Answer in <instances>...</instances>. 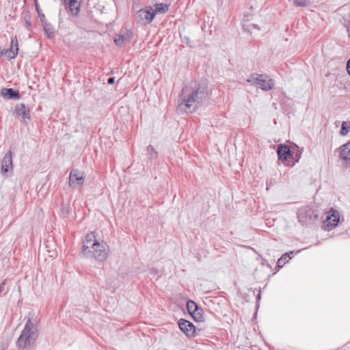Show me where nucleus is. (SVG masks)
Masks as SVG:
<instances>
[{"label":"nucleus","instance_id":"obj_1","mask_svg":"<svg viewBox=\"0 0 350 350\" xmlns=\"http://www.w3.org/2000/svg\"><path fill=\"white\" fill-rule=\"evenodd\" d=\"M205 97L203 88L195 85H185L180 95L178 109L184 112H193L198 107V104Z\"/></svg>","mask_w":350,"mask_h":350},{"label":"nucleus","instance_id":"obj_2","mask_svg":"<svg viewBox=\"0 0 350 350\" xmlns=\"http://www.w3.org/2000/svg\"><path fill=\"white\" fill-rule=\"evenodd\" d=\"M109 247L107 245L96 239L94 232L88 234L83 241L81 254L84 257L93 258L97 260L104 261L108 257Z\"/></svg>","mask_w":350,"mask_h":350},{"label":"nucleus","instance_id":"obj_3","mask_svg":"<svg viewBox=\"0 0 350 350\" xmlns=\"http://www.w3.org/2000/svg\"><path fill=\"white\" fill-rule=\"evenodd\" d=\"M37 337V327L30 319H28L17 340V346L21 349H29L33 345Z\"/></svg>","mask_w":350,"mask_h":350},{"label":"nucleus","instance_id":"obj_4","mask_svg":"<svg viewBox=\"0 0 350 350\" xmlns=\"http://www.w3.org/2000/svg\"><path fill=\"white\" fill-rule=\"evenodd\" d=\"M247 81L264 91H269L274 86L273 79L265 75L253 74L248 77Z\"/></svg>","mask_w":350,"mask_h":350},{"label":"nucleus","instance_id":"obj_5","mask_svg":"<svg viewBox=\"0 0 350 350\" xmlns=\"http://www.w3.org/2000/svg\"><path fill=\"white\" fill-rule=\"evenodd\" d=\"M18 53V42L16 36L11 39L9 49H4L1 52V55L10 60L16 57Z\"/></svg>","mask_w":350,"mask_h":350},{"label":"nucleus","instance_id":"obj_6","mask_svg":"<svg viewBox=\"0 0 350 350\" xmlns=\"http://www.w3.org/2000/svg\"><path fill=\"white\" fill-rule=\"evenodd\" d=\"M340 219V214L338 211L332 210L327 213L326 220L324 221V226L327 230H330L337 226Z\"/></svg>","mask_w":350,"mask_h":350},{"label":"nucleus","instance_id":"obj_7","mask_svg":"<svg viewBox=\"0 0 350 350\" xmlns=\"http://www.w3.org/2000/svg\"><path fill=\"white\" fill-rule=\"evenodd\" d=\"M85 174L83 172L77 170H72L70 174L69 185L75 187L76 185H81L85 180Z\"/></svg>","mask_w":350,"mask_h":350},{"label":"nucleus","instance_id":"obj_8","mask_svg":"<svg viewBox=\"0 0 350 350\" xmlns=\"http://www.w3.org/2000/svg\"><path fill=\"white\" fill-rule=\"evenodd\" d=\"M14 115L16 118L21 116L24 124H27L28 120L30 119L29 109L23 103L16 105Z\"/></svg>","mask_w":350,"mask_h":350},{"label":"nucleus","instance_id":"obj_9","mask_svg":"<svg viewBox=\"0 0 350 350\" xmlns=\"http://www.w3.org/2000/svg\"><path fill=\"white\" fill-rule=\"evenodd\" d=\"M139 19L144 23H150L155 15V12L151 8L146 9H142L137 13Z\"/></svg>","mask_w":350,"mask_h":350},{"label":"nucleus","instance_id":"obj_10","mask_svg":"<svg viewBox=\"0 0 350 350\" xmlns=\"http://www.w3.org/2000/svg\"><path fill=\"white\" fill-rule=\"evenodd\" d=\"M180 329L188 336H192L195 333V327L189 321L180 319L178 322Z\"/></svg>","mask_w":350,"mask_h":350},{"label":"nucleus","instance_id":"obj_11","mask_svg":"<svg viewBox=\"0 0 350 350\" xmlns=\"http://www.w3.org/2000/svg\"><path fill=\"white\" fill-rule=\"evenodd\" d=\"M12 170V152H11V151H8L2 159L1 171L3 173H5Z\"/></svg>","mask_w":350,"mask_h":350},{"label":"nucleus","instance_id":"obj_12","mask_svg":"<svg viewBox=\"0 0 350 350\" xmlns=\"http://www.w3.org/2000/svg\"><path fill=\"white\" fill-rule=\"evenodd\" d=\"M278 159L282 161L284 164L286 163V161H287V159L290 156V149L286 146H280L278 148Z\"/></svg>","mask_w":350,"mask_h":350},{"label":"nucleus","instance_id":"obj_13","mask_svg":"<svg viewBox=\"0 0 350 350\" xmlns=\"http://www.w3.org/2000/svg\"><path fill=\"white\" fill-rule=\"evenodd\" d=\"M340 157L350 165V142L340 147Z\"/></svg>","mask_w":350,"mask_h":350},{"label":"nucleus","instance_id":"obj_14","mask_svg":"<svg viewBox=\"0 0 350 350\" xmlns=\"http://www.w3.org/2000/svg\"><path fill=\"white\" fill-rule=\"evenodd\" d=\"M132 33L131 32H126L123 34L116 36L114 39V42L117 46H121L125 43L130 41Z\"/></svg>","mask_w":350,"mask_h":350},{"label":"nucleus","instance_id":"obj_15","mask_svg":"<svg viewBox=\"0 0 350 350\" xmlns=\"http://www.w3.org/2000/svg\"><path fill=\"white\" fill-rule=\"evenodd\" d=\"M69 4L70 12L72 16H77L80 12L81 2L79 0H67Z\"/></svg>","mask_w":350,"mask_h":350},{"label":"nucleus","instance_id":"obj_16","mask_svg":"<svg viewBox=\"0 0 350 350\" xmlns=\"http://www.w3.org/2000/svg\"><path fill=\"white\" fill-rule=\"evenodd\" d=\"M1 96H3L4 98L10 99V98H18L19 95L18 92H16L12 90V89L10 88H3L1 92Z\"/></svg>","mask_w":350,"mask_h":350},{"label":"nucleus","instance_id":"obj_17","mask_svg":"<svg viewBox=\"0 0 350 350\" xmlns=\"http://www.w3.org/2000/svg\"><path fill=\"white\" fill-rule=\"evenodd\" d=\"M42 26L45 33L50 38H52L54 36L55 31L52 25L48 23L46 21H42Z\"/></svg>","mask_w":350,"mask_h":350},{"label":"nucleus","instance_id":"obj_18","mask_svg":"<svg viewBox=\"0 0 350 350\" xmlns=\"http://www.w3.org/2000/svg\"><path fill=\"white\" fill-rule=\"evenodd\" d=\"M293 252H290L289 253H286L282 256L280 258L278 259L277 265L279 267H282L286 262H288V258H289V254H292Z\"/></svg>","mask_w":350,"mask_h":350},{"label":"nucleus","instance_id":"obj_19","mask_svg":"<svg viewBox=\"0 0 350 350\" xmlns=\"http://www.w3.org/2000/svg\"><path fill=\"white\" fill-rule=\"evenodd\" d=\"M350 132V122L346 121L343 122L342 124L341 129L340 133L341 135H346Z\"/></svg>","mask_w":350,"mask_h":350},{"label":"nucleus","instance_id":"obj_20","mask_svg":"<svg viewBox=\"0 0 350 350\" xmlns=\"http://www.w3.org/2000/svg\"><path fill=\"white\" fill-rule=\"evenodd\" d=\"M191 315H192L193 319L197 321H201L203 319L202 310L199 307Z\"/></svg>","mask_w":350,"mask_h":350},{"label":"nucleus","instance_id":"obj_21","mask_svg":"<svg viewBox=\"0 0 350 350\" xmlns=\"http://www.w3.org/2000/svg\"><path fill=\"white\" fill-rule=\"evenodd\" d=\"M198 306L192 300H189L187 303V308L190 314H191L197 308Z\"/></svg>","mask_w":350,"mask_h":350},{"label":"nucleus","instance_id":"obj_22","mask_svg":"<svg viewBox=\"0 0 350 350\" xmlns=\"http://www.w3.org/2000/svg\"><path fill=\"white\" fill-rule=\"evenodd\" d=\"M168 5L167 4L159 3L156 5V10H154L156 12L165 13L168 10Z\"/></svg>","mask_w":350,"mask_h":350},{"label":"nucleus","instance_id":"obj_23","mask_svg":"<svg viewBox=\"0 0 350 350\" xmlns=\"http://www.w3.org/2000/svg\"><path fill=\"white\" fill-rule=\"evenodd\" d=\"M304 213H305L304 210H302V209L299 210L298 213H297L299 220L303 223L305 221L304 220V219H305Z\"/></svg>","mask_w":350,"mask_h":350},{"label":"nucleus","instance_id":"obj_24","mask_svg":"<svg viewBox=\"0 0 350 350\" xmlns=\"http://www.w3.org/2000/svg\"><path fill=\"white\" fill-rule=\"evenodd\" d=\"M294 3L297 6H305V5H306L305 0H301V1H299V0H295Z\"/></svg>","mask_w":350,"mask_h":350},{"label":"nucleus","instance_id":"obj_25","mask_svg":"<svg viewBox=\"0 0 350 350\" xmlns=\"http://www.w3.org/2000/svg\"><path fill=\"white\" fill-rule=\"evenodd\" d=\"M251 26L252 28H248L247 29L248 31H252L253 29H257L258 31L260 30V28L256 25H251Z\"/></svg>","mask_w":350,"mask_h":350},{"label":"nucleus","instance_id":"obj_26","mask_svg":"<svg viewBox=\"0 0 350 350\" xmlns=\"http://www.w3.org/2000/svg\"><path fill=\"white\" fill-rule=\"evenodd\" d=\"M347 70L349 75H350V59L348 60V62L347 63Z\"/></svg>","mask_w":350,"mask_h":350},{"label":"nucleus","instance_id":"obj_27","mask_svg":"<svg viewBox=\"0 0 350 350\" xmlns=\"http://www.w3.org/2000/svg\"><path fill=\"white\" fill-rule=\"evenodd\" d=\"M115 79L113 77H110L108 79V83L113 84L114 83Z\"/></svg>","mask_w":350,"mask_h":350},{"label":"nucleus","instance_id":"obj_28","mask_svg":"<svg viewBox=\"0 0 350 350\" xmlns=\"http://www.w3.org/2000/svg\"><path fill=\"white\" fill-rule=\"evenodd\" d=\"M153 148L152 146H148V151H151V150H152Z\"/></svg>","mask_w":350,"mask_h":350},{"label":"nucleus","instance_id":"obj_29","mask_svg":"<svg viewBox=\"0 0 350 350\" xmlns=\"http://www.w3.org/2000/svg\"><path fill=\"white\" fill-rule=\"evenodd\" d=\"M65 1H66L67 0H64Z\"/></svg>","mask_w":350,"mask_h":350}]
</instances>
